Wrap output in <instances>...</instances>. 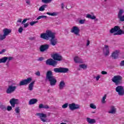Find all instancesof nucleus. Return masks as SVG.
Wrapping results in <instances>:
<instances>
[{
    "instance_id": "41",
    "label": "nucleus",
    "mask_w": 124,
    "mask_h": 124,
    "mask_svg": "<svg viewBox=\"0 0 124 124\" xmlns=\"http://www.w3.org/2000/svg\"><path fill=\"white\" fill-rule=\"evenodd\" d=\"M39 109H43L44 108V105L43 104H40L39 105Z\"/></svg>"
},
{
    "instance_id": "17",
    "label": "nucleus",
    "mask_w": 124,
    "mask_h": 124,
    "mask_svg": "<svg viewBox=\"0 0 124 124\" xmlns=\"http://www.w3.org/2000/svg\"><path fill=\"white\" fill-rule=\"evenodd\" d=\"M119 54H120L119 50H115L112 53L111 57L112 58V59L116 60L119 58Z\"/></svg>"
},
{
    "instance_id": "56",
    "label": "nucleus",
    "mask_w": 124,
    "mask_h": 124,
    "mask_svg": "<svg viewBox=\"0 0 124 124\" xmlns=\"http://www.w3.org/2000/svg\"><path fill=\"white\" fill-rule=\"evenodd\" d=\"M16 25L19 27L20 26V24H19V23L16 22Z\"/></svg>"
},
{
    "instance_id": "26",
    "label": "nucleus",
    "mask_w": 124,
    "mask_h": 124,
    "mask_svg": "<svg viewBox=\"0 0 124 124\" xmlns=\"http://www.w3.org/2000/svg\"><path fill=\"white\" fill-rule=\"evenodd\" d=\"M15 111L16 115H17V118L18 119V118L20 117V108L19 107L16 108L15 109Z\"/></svg>"
},
{
    "instance_id": "16",
    "label": "nucleus",
    "mask_w": 124,
    "mask_h": 124,
    "mask_svg": "<svg viewBox=\"0 0 124 124\" xmlns=\"http://www.w3.org/2000/svg\"><path fill=\"white\" fill-rule=\"evenodd\" d=\"M16 88L17 87L15 86L10 85L7 89L6 93H13L15 91V90H16Z\"/></svg>"
},
{
    "instance_id": "45",
    "label": "nucleus",
    "mask_w": 124,
    "mask_h": 124,
    "mask_svg": "<svg viewBox=\"0 0 124 124\" xmlns=\"http://www.w3.org/2000/svg\"><path fill=\"white\" fill-rule=\"evenodd\" d=\"M29 23H25V24H23V25H24V28H28V27H29Z\"/></svg>"
},
{
    "instance_id": "50",
    "label": "nucleus",
    "mask_w": 124,
    "mask_h": 124,
    "mask_svg": "<svg viewBox=\"0 0 124 124\" xmlns=\"http://www.w3.org/2000/svg\"><path fill=\"white\" fill-rule=\"evenodd\" d=\"M44 109H49V106L48 105H44Z\"/></svg>"
},
{
    "instance_id": "4",
    "label": "nucleus",
    "mask_w": 124,
    "mask_h": 124,
    "mask_svg": "<svg viewBox=\"0 0 124 124\" xmlns=\"http://www.w3.org/2000/svg\"><path fill=\"white\" fill-rule=\"evenodd\" d=\"M111 81L115 84L116 86L122 85L123 84V77L120 75L114 76L112 78Z\"/></svg>"
},
{
    "instance_id": "55",
    "label": "nucleus",
    "mask_w": 124,
    "mask_h": 124,
    "mask_svg": "<svg viewBox=\"0 0 124 124\" xmlns=\"http://www.w3.org/2000/svg\"><path fill=\"white\" fill-rule=\"evenodd\" d=\"M38 61H40L41 62V61H43V57L39 58L38 59Z\"/></svg>"
},
{
    "instance_id": "37",
    "label": "nucleus",
    "mask_w": 124,
    "mask_h": 124,
    "mask_svg": "<svg viewBox=\"0 0 124 124\" xmlns=\"http://www.w3.org/2000/svg\"><path fill=\"white\" fill-rule=\"evenodd\" d=\"M85 22H86V19H81L79 21V23L83 25V24H85Z\"/></svg>"
},
{
    "instance_id": "15",
    "label": "nucleus",
    "mask_w": 124,
    "mask_h": 124,
    "mask_svg": "<svg viewBox=\"0 0 124 124\" xmlns=\"http://www.w3.org/2000/svg\"><path fill=\"white\" fill-rule=\"evenodd\" d=\"M103 54L105 57H107L110 55V50L109 49V46L107 45H105L103 48Z\"/></svg>"
},
{
    "instance_id": "47",
    "label": "nucleus",
    "mask_w": 124,
    "mask_h": 124,
    "mask_svg": "<svg viewBox=\"0 0 124 124\" xmlns=\"http://www.w3.org/2000/svg\"><path fill=\"white\" fill-rule=\"evenodd\" d=\"M35 75L36 76H40V72L39 71H37L36 73H35Z\"/></svg>"
},
{
    "instance_id": "27",
    "label": "nucleus",
    "mask_w": 124,
    "mask_h": 124,
    "mask_svg": "<svg viewBox=\"0 0 124 124\" xmlns=\"http://www.w3.org/2000/svg\"><path fill=\"white\" fill-rule=\"evenodd\" d=\"M37 102V99H31L29 101V105H33V104H35Z\"/></svg>"
},
{
    "instance_id": "33",
    "label": "nucleus",
    "mask_w": 124,
    "mask_h": 124,
    "mask_svg": "<svg viewBox=\"0 0 124 124\" xmlns=\"http://www.w3.org/2000/svg\"><path fill=\"white\" fill-rule=\"evenodd\" d=\"M47 16H40L37 18L36 20H40V19H46Z\"/></svg>"
},
{
    "instance_id": "9",
    "label": "nucleus",
    "mask_w": 124,
    "mask_h": 124,
    "mask_svg": "<svg viewBox=\"0 0 124 124\" xmlns=\"http://www.w3.org/2000/svg\"><path fill=\"white\" fill-rule=\"evenodd\" d=\"M36 116L39 117L41 121L43 122V123H46V122H47V119H46V118H47V115L46 114H44L43 113H36Z\"/></svg>"
},
{
    "instance_id": "57",
    "label": "nucleus",
    "mask_w": 124,
    "mask_h": 124,
    "mask_svg": "<svg viewBox=\"0 0 124 124\" xmlns=\"http://www.w3.org/2000/svg\"><path fill=\"white\" fill-rule=\"evenodd\" d=\"M108 0H105V1H107Z\"/></svg>"
},
{
    "instance_id": "18",
    "label": "nucleus",
    "mask_w": 124,
    "mask_h": 124,
    "mask_svg": "<svg viewBox=\"0 0 124 124\" xmlns=\"http://www.w3.org/2000/svg\"><path fill=\"white\" fill-rule=\"evenodd\" d=\"M10 103L12 107H15V104H19L20 102L17 99L12 98L10 100Z\"/></svg>"
},
{
    "instance_id": "28",
    "label": "nucleus",
    "mask_w": 124,
    "mask_h": 124,
    "mask_svg": "<svg viewBox=\"0 0 124 124\" xmlns=\"http://www.w3.org/2000/svg\"><path fill=\"white\" fill-rule=\"evenodd\" d=\"M7 62V57H4L0 59V63H5Z\"/></svg>"
},
{
    "instance_id": "8",
    "label": "nucleus",
    "mask_w": 124,
    "mask_h": 124,
    "mask_svg": "<svg viewBox=\"0 0 124 124\" xmlns=\"http://www.w3.org/2000/svg\"><path fill=\"white\" fill-rule=\"evenodd\" d=\"M115 91L116 93H118L119 95H120L121 96H123V95H124V86L121 85H119L117 86L115 89Z\"/></svg>"
},
{
    "instance_id": "34",
    "label": "nucleus",
    "mask_w": 124,
    "mask_h": 124,
    "mask_svg": "<svg viewBox=\"0 0 124 124\" xmlns=\"http://www.w3.org/2000/svg\"><path fill=\"white\" fill-rule=\"evenodd\" d=\"M90 107L92 108V109H96V106L93 103L90 104Z\"/></svg>"
},
{
    "instance_id": "48",
    "label": "nucleus",
    "mask_w": 124,
    "mask_h": 124,
    "mask_svg": "<svg viewBox=\"0 0 124 124\" xmlns=\"http://www.w3.org/2000/svg\"><path fill=\"white\" fill-rule=\"evenodd\" d=\"M101 74H102L103 75H105L107 74V72L105 71H103L101 72Z\"/></svg>"
},
{
    "instance_id": "44",
    "label": "nucleus",
    "mask_w": 124,
    "mask_h": 124,
    "mask_svg": "<svg viewBox=\"0 0 124 124\" xmlns=\"http://www.w3.org/2000/svg\"><path fill=\"white\" fill-rule=\"evenodd\" d=\"M28 21V19L25 18L21 22L22 25H24L25 23Z\"/></svg>"
},
{
    "instance_id": "2",
    "label": "nucleus",
    "mask_w": 124,
    "mask_h": 124,
    "mask_svg": "<svg viewBox=\"0 0 124 124\" xmlns=\"http://www.w3.org/2000/svg\"><path fill=\"white\" fill-rule=\"evenodd\" d=\"M46 79L49 81L50 86H56L57 79L55 77L53 76V73L51 71H48L46 72Z\"/></svg>"
},
{
    "instance_id": "46",
    "label": "nucleus",
    "mask_w": 124,
    "mask_h": 124,
    "mask_svg": "<svg viewBox=\"0 0 124 124\" xmlns=\"http://www.w3.org/2000/svg\"><path fill=\"white\" fill-rule=\"evenodd\" d=\"M12 60H13V57H7V61L8 62H9L10 61H11Z\"/></svg>"
},
{
    "instance_id": "25",
    "label": "nucleus",
    "mask_w": 124,
    "mask_h": 124,
    "mask_svg": "<svg viewBox=\"0 0 124 124\" xmlns=\"http://www.w3.org/2000/svg\"><path fill=\"white\" fill-rule=\"evenodd\" d=\"M86 120L87 121L88 124H93L96 123V121H95V119H91L90 118H87L86 119Z\"/></svg>"
},
{
    "instance_id": "36",
    "label": "nucleus",
    "mask_w": 124,
    "mask_h": 124,
    "mask_svg": "<svg viewBox=\"0 0 124 124\" xmlns=\"http://www.w3.org/2000/svg\"><path fill=\"white\" fill-rule=\"evenodd\" d=\"M101 78V76L100 75H97L96 77H94L96 81H98Z\"/></svg>"
},
{
    "instance_id": "10",
    "label": "nucleus",
    "mask_w": 124,
    "mask_h": 124,
    "mask_svg": "<svg viewBox=\"0 0 124 124\" xmlns=\"http://www.w3.org/2000/svg\"><path fill=\"white\" fill-rule=\"evenodd\" d=\"M71 32L74 33L75 35L80 36V29L78 27L74 26L71 30Z\"/></svg>"
},
{
    "instance_id": "43",
    "label": "nucleus",
    "mask_w": 124,
    "mask_h": 124,
    "mask_svg": "<svg viewBox=\"0 0 124 124\" xmlns=\"http://www.w3.org/2000/svg\"><path fill=\"white\" fill-rule=\"evenodd\" d=\"M7 111H11L12 110V107L9 106L7 108Z\"/></svg>"
},
{
    "instance_id": "5",
    "label": "nucleus",
    "mask_w": 124,
    "mask_h": 124,
    "mask_svg": "<svg viewBox=\"0 0 124 124\" xmlns=\"http://www.w3.org/2000/svg\"><path fill=\"white\" fill-rule=\"evenodd\" d=\"M3 34L0 33V40L2 41L4 40L6 38L7 35H9L11 33V29L5 28L2 30Z\"/></svg>"
},
{
    "instance_id": "32",
    "label": "nucleus",
    "mask_w": 124,
    "mask_h": 124,
    "mask_svg": "<svg viewBox=\"0 0 124 124\" xmlns=\"http://www.w3.org/2000/svg\"><path fill=\"white\" fill-rule=\"evenodd\" d=\"M47 6L46 5H43L39 9V11H44L45 10V8Z\"/></svg>"
},
{
    "instance_id": "52",
    "label": "nucleus",
    "mask_w": 124,
    "mask_h": 124,
    "mask_svg": "<svg viewBox=\"0 0 124 124\" xmlns=\"http://www.w3.org/2000/svg\"><path fill=\"white\" fill-rule=\"evenodd\" d=\"M5 49H3L1 51H0V54H3V53H4L5 52Z\"/></svg>"
},
{
    "instance_id": "20",
    "label": "nucleus",
    "mask_w": 124,
    "mask_h": 124,
    "mask_svg": "<svg viewBox=\"0 0 124 124\" xmlns=\"http://www.w3.org/2000/svg\"><path fill=\"white\" fill-rule=\"evenodd\" d=\"M74 61L76 63H84V61L79 56H75L74 58Z\"/></svg>"
},
{
    "instance_id": "39",
    "label": "nucleus",
    "mask_w": 124,
    "mask_h": 124,
    "mask_svg": "<svg viewBox=\"0 0 124 124\" xmlns=\"http://www.w3.org/2000/svg\"><path fill=\"white\" fill-rule=\"evenodd\" d=\"M25 2L26 4H27V5H31V0H25Z\"/></svg>"
},
{
    "instance_id": "30",
    "label": "nucleus",
    "mask_w": 124,
    "mask_h": 124,
    "mask_svg": "<svg viewBox=\"0 0 124 124\" xmlns=\"http://www.w3.org/2000/svg\"><path fill=\"white\" fill-rule=\"evenodd\" d=\"M107 97V94H105L101 100V103H102V104H105V103H106V99Z\"/></svg>"
},
{
    "instance_id": "24",
    "label": "nucleus",
    "mask_w": 124,
    "mask_h": 124,
    "mask_svg": "<svg viewBox=\"0 0 124 124\" xmlns=\"http://www.w3.org/2000/svg\"><path fill=\"white\" fill-rule=\"evenodd\" d=\"M34 83H35V81H32L31 82L28 86V90L29 91H32L33 90V87H34Z\"/></svg>"
},
{
    "instance_id": "21",
    "label": "nucleus",
    "mask_w": 124,
    "mask_h": 124,
    "mask_svg": "<svg viewBox=\"0 0 124 124\" xmlns=\"http://www.w3.org/2000/svg\"><path fill=\"white\" fill-rule=\"evenodd\" d=\"M92 15L91 14H87L86 15V18L88 19H91V20H95V21H98V19L96 18V16L93 15V13H92Z\"/></svg>"
},
{
    "instance_id": "54",
    "label": "nucleus",
    "mask_w": 124,
    "mask_h": 124,
    "mask_svg": "<svg viewBox=\"0 0 124 124\" xmlns=\"http://www.w3.org/2000/svg\"><path fill=\"white\" fill-rule=\"evenodd\" d=\"M62 9H63L64 8V4L63 3L61 4Z\"/></svg>"
},
{
    "instance_id": "53",
    "label": "nucleus",
    "mask_w": 124,
    "mask_h": 124,
    "mask_svg": "<svg viewBox=\"0 0 124 124\" xmlns=\"http://www.w3.org/2000/svg\"><path fill=\"white\" fill-rule=\"evenodd\" d=\"M89 45H90V40H88L87 41L86 46H89Z\"/></svg>"
},
{
    "instance_id": "51",
    "label": "nucleus",
    "mask_w": 124,
    "mask_h": 124,
    "mask_svg": "<svg viewBox=\"0 0 124 124\" xmlns=\"http://www.w3.org/2000/svg\"><path fill=\"white\" fill-rule=\"evenodd\" d=\"M120 65L121 66H124V61H122L120 63Z\"/></svg>"
},
{
    "instance_id": "14",
    "label": "nucleus",
    "mask_w": 124,
    "mask_h": 124,
    "mask_svg": "<svg viewBox=\"0 0 124 124\" xmlns=\"http://www.w3.org/2000/svg\"><path fill=\"white\" fill-rule=\"evenodd\" d=\"M46 63L48 65H52V66H56L57 65V61L53 59H48L46 61Z\"/></svg>"
},
{
    "instance_id": "23",
    "label": "nucleus",
    "mask_w": 124,
    "mask_h": 124,
    "mask_svg": "<svg viewBox=\"0 0 124 124\" xmlns=\"http://www.w3.org/2000/svg\"><path fill=\"white\" fill-rule=\"evenodd\" d=\"M117 111V109L113 106H111L110 107V109L108 111L109 114H116V112Z\"/></svg>"
},
{
    "instance_id": "12",
    "label": "nucleus",
    "mask_w": 124,
    "mask_h": 124,
    "mask_svg": "<svg viewBox=\"0 0 124 124\" xmlns=\"http://www.w3.org/2000/svg\"><path fill=\"white\" fill-rule=\"evenodd\" d=\"M32 78H29L27 79H24L21 81L19 83V86H25L30 84L31 82Z\"/></svg>"
},
{
    "instance_id": "31",
    "label": "nucleus",
    "mask_w": 124,
    "mask_h": 124,
    "mask_svg": "<svg viewBox=\"0 0 124 124\" xmlns=\"http://www.w3.org/2000/svg\"><path fill=\"white\" fill-rule=\"evenodd\" d=\"M46 14L47 15H49L50 16H57L59 13L57 12H53V13H46Z\"/></svg>"
},
{
    "instance_id": "40",
    "label": "nucleus",
    "mask_w": 124,
    "mask_h": 124,
    "mask_svg": "<svg viewBox=\"0 0 124 124\" xmlns=\"http://www.w3.org/2000/svg\"><path fill=\"white\" fill-rule=\"evenodd\" d=\"M18 32H19V33H22V32H23V27H19L18 29Z\"/></svg>"
},
{
    "instance_id": "49",
    "label": "nucleus",
    "mask_w": 124,
    "mask_h": 124,
    "mask_svg": "<svg viewBox=\"0 0 124 124\" xmlns=\"http://www.w3.org/2000/svg\"><path fill=\"white\" fill-rule=\"evenodd\" d=\"M16 23H22V18H18Z\"/></svg>"
},
{
    "instance_id": "29",
    "label": "nucleus",
    "mask_w": 124,
    "mask_h": 124,
    "mask_svg": "<svg viewBox=\"0 0 124 124\" xmlns=\"http://www.w3.org/2000/svg\"><path fill=\"white\" fill-rule=\"evenodd\" d=\"M79 67L80 68H82V69H87L88 67V65L87 64H79Z\"/></svg>"
},
{
    "instance_id": "7",
    "label": "nucleus",
    "mask_w": 124,
    "mask_h": 124,
    "mask_svg": "<svg viewBox=\"0 0 124 124\" xmlns=\"http://www.w3.org/2000/svg\"><path fill=\"white\" fill-rule=\"evenodd\" d=\"M69 70L67 68H55L53 71L56 73H66Z\"/></svg>"
},
{
    "instance_id": "13",
    "label": "nucleus",
    "mask_w": 124,
    "mask_h": 124,
    "mask_svg": "<svg viewBox=\"0 0 124 124\" xmlns=\"http://www.w3.org/2000/svg\"><path fill=\"white\" fill-rule=\"evenodd\" d=\"M69 108L70 110L73 111L74 110H77V109H80V105L73 103L69 105Z\"/></svg>"
},
{
    "instance_id": "38",
    "label": "nucleus",
    "mask_w": 124,
    "mask_h": 124,
    "mask_svg": "<svg viewBox=\"0 0 124 124\" xmlns=\"http://www.w3.org/2000/svg\"><path fill=\"white\" fill-rule=\"evenodd\" d=\"M67 107H68V103H65L62 106L63 109H65V108H67Z\"/></svg>"
},
{
    "instance_id": "35",
    "label": "nucleus",
    "mask_w": 124,
    "mask_h": 124,
    "mask_svg": "<svg viewBox=\"0 0 124 124\" xmlns=\"http://www.w3.org/2000/svg\"><path fill=\"white\" fill-rule=\"evenodd\" d=\"M38 23V21H31L30 23V25L31 26H33L34 25H35V24H37Z\"/></svg>"
},
{
    "instance_id": "22",
    "label": "nucleus",
    "mask_w": 124,
    "mask_h": 124,
    "mask_svg": "<svg viewBox=\"0 0 124 124\" xmlns=\"http://www.w3.org/2000/svg\"><path fill=\"white\" fill-rule=\"evenodd\" d=\"M59 90H63L65 88V82L63 80H61L58 85Z\"/></svg>"
},
{
    "instance_id": "3",
    "label": "nucleus",
    "mask_w": 124,
    "mask_h": 124,
    "mask_svg": "<svg viewBox=\"0 0 124 124\" xmlns=\"http://www.w3.org/2000/svg\"><path fill=\"white\" fill-rule=\"evenodd\" d=\"M110 33H114V35H122L124 34V31L121 30L119 26H115L110 30Z\"/></svg>"
},
{
    "instance_id": "11",
    "label": "nucleus",
    "mask_w": 124,
    "mask_h": 124,
    "mask_svg": "<svg viewBox=\"0 0 124 124\" xmlns=\"http://www.w3.org/2000/svg\"><path fill=\"white\" fill-rule=\"evenodd\" d=\"M52 58L54 61H58L59 62L62 61V55L58 53L53 54L52 55Z\"/></svg>"
},
{
    "instance_id": "1",
    "label": "nucleus",
    "mask_w": 124,
    "mask_h": 124,
    "mask_svg": "<svg viewBox=\"0 0 124 124\" xmlns=\"http://www.w3.org/2000/svg\"><path fill=\"white\" fill-rule=\"evenodd\" d=\"M40 38L46 40H49L50 38V44L52 46H56L58 43V39L56 38V34L50 30H47L46 33L41 34Z\"/></svg>"
},
{
    "instance_id": "42",
    "label": "nucleus",
    "mask_w": 124,
    "mask_h": 124,
    "mask_svg": "<svg viewBox=\"0 0 124 124\" xmlns=\"http://www.w3.org/2000/svg\"><path fill=\"white\" fill-rule=\"evenodd\" d=\"M0 108L2 109V110H4L5 109H6V108L5 107V106L2 104L0 107Z\"/></svg>"
},
{
    "instance_id": "6",
    "label": "nucleus",
    "mask_w": 124,
    "mask_h": 124,
    "mask_svg": "<svg viewBox=\"0 0 124 124\" xmlns=\"http://www.w3.org/2000/svg\"><path fill=\"white\" fill-rule=\"evenodd\" d=\"M117 17L120 22H124V9H120Z\"/></svg>"
},
{
    "instance_id": "19",
    "label": "nucleus",
    "mask_w": 124,
    "mask_h": 124,
    "mask_svg": "<svg viewBox=\"0 0 124 124\" xmlns=\"http://www.w3.org/2000/svg\"><path fill=\"white\" fill-rule=\"evenodd\" d=\"M49 47L50 46L49 45L46 44L42 45L40 47V51L41 52H45V51H46V50H48Z\"/></svg>"
}]
</instances>
